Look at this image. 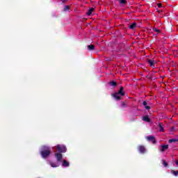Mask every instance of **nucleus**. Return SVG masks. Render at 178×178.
Returning a JSON list of instances; mask_svg holds the SVG:
<instances>
[{
    "mask_svg": "<svg viewBox=\"0 0 178 178\" xmlns=\"http://www.w3.org/2000/svg\"><path fill=\"white\" fill-rule=\"evenodd\" d=\"M70 165V163H69V162H68L67 161L63 160V166L64 168H67V167H69Z\"/></svg>",
    "mask_w": 178,
    "mask_h": 178,
    "instance_id": "nucleus-12",
    "label": "nucleus"
},
{
    "mask_svg": "<svg viewBox=\"0 0 178 178\" xmlns=\"http://www.w3.org/2000/svg\"><path fill=\"white\" fill-rule=\"evenodd\" d=\"M138 151L140 154H145L147 149H145V146L140 145L138 146Z\"/></svg>",
    "mask_w": 178,
    "mask_h": 178,
    "instance_id": "nucleus-4",
    "label": "nucleus"
},
{
    "mask_svg": "<svg viewBox=\"0 0 178 178\" xmlns=\"http://www.w3.org/2000/svg\"><path fill=\"white\" fill-rule=\"evenodd\" d=\"M153 30H154V31H156V33H161V30H159L156 28H154Z\"/></svg>",
    "mask_w": 178,
    "mask_h": 178,
    "instance_id": "nucleus-24",
    "label": "nucleus"
},
{
    "mask_svg": "<svg viewBox=\"0 0 178 178\" xmlns=\"http://www.w3.org/2000/svg\"><path fill=\"white\" fill-rule=\"evenodd\" d=\"M49 165L51 166V168H58V165H56V163L50 161Z\"/></svg>",
    "mask_w": 178,
    "mask_h": 178,
    "instance_id": "nucleus-19",
    "label": "nucleus"
},
{
    "mask_svg": "<svg viewBox=\"0 0 178 178\" xmlns=\"http://www.w3.org/2000/svg\"><path fill=\"white\" fill-rule=\"evenodd\" d=\"M55 158H56L57 162L60 163V162L62 161V158H63V156H62V154L60 153H56Z\"/></svg>",
    "mask_w": 178,
    "mask_h": 178,
    "instance_id": "nucleus-5",
    "label": "nucleus"
},
{
    "mask_svg": "<svg viewBox=\"0 0 178 178\" xmlns=\"http://www.w3.org/2000/svg\"><path fill=\"white\" fill-rule=\"evenodd\" d=\"M175 165H177V166H178V161H175Z\"/></svg>",
    "mask_w": 178,
    "mask_h": 178,
    "instance_id": "nucleus-30",
    "label": "nucleus"
},
{
    "mask_svg": "<svg viewBox=\"0 0 178 178\" xmlns=\"http://www.w3.org/2000/svg\"><path fill=\"white\" fill-rule=\"evenodd\" d=\"M147 62L149 64L150 67H155V60L147 59Z\"/></svg>",
    "mask_w": 178,
    "mask_h": 178,
    "instance_id": "nucleus-9",
    "label": "nucleus"
},
{
    "mask_svg": "<svg viewBox=\"0 0 178 178\" xmlns=\"http://www.w3.org/2000/svg\"><path fill=\"white\" fill-rule=\"evenodd\" d=\"M159 127H160V131H165V129H163V123L159 122Z\"/></svg>",
    "mask_w": 178,
    "mask_h": 178,
    "instance_id": "nucleus-17",
    "label": "nucleus"
},
{
    "mask_svg": "<svg viewBox=\"0 0 178 178\" xmlns=\"http://www.w3.org/2000/svg\"><path fill=\"white\" fill-rule=\"evenodd\" d=\"M109 86H111V87H113V88H115V87H116L118 86V83L115 81H111L110 82H108Z\"/></svg>",
    "mask_w": 178,
    "mask_h": 178,
    "instance_id": "nucleus-10",
    "label": "nucleus"
},
{
    "mask_svg": "<svg viewBox=\"0 0 178 178\" xmlns=\"http://www.w3.org/2000/svg\"><path fill=\"white\" fill-rule=\"evenodd\" d=\"M124 88H123V86H121L119 91L117 92L119 95H121V97H124V95H126V93H124Z\"/></svg>",
    "mask_w": 178,
    "mask_h": 178,
    "instance_id": "nucleus-7",
    "label": "nucleus"
},
{
    "mask_svg": "<svg viewBox=\"0 0 178 178\" xmlns=\"http://www.w3.org/2000/svg\"><path fill=\"white\" fill-rule=\"evenodd\" d=\"M121 105H122V108H126V106H127V104H126V103L124 102H122Z\"/></svg>",
    "mask_w": 178,
    "mask_h": 178,
    "instance_id": "nucleus-23",
    "label": "nucleus"
},
{
    "mask_svg": "<svg viewBox=\"0 0 178 178\" xmlns=\"http://www.w3.org/2000/svg\"><path fill=\"white\" fill-rule=\"evenodd\" d=\"M56 149H57V151L60 152V154H62V153L66 152L67 149L65 145H57L56 146Z\"/></svg>",
    "mask_w": 178,
    "mask_h": 178,
    "instance_id": "nucleus-2",
    "label": "nucleus"
},
{
    "mask_svg": "<svg viewBox=\"0 0 178 178\" xmlns=\"http://www.w3.org/2000/svg\"><path fill=\"white\" fill-rule=\"evenodd\" d=\"M119 2L120 5H127V1L126 0H119Z\"/></svg>",
    "mask_w": 178,
    "mask_h": 178,
    "instance_id": "nucleus-18",
    "label": "nucleus"
},
{
    "mask_svg": "<svg viewBox=\"0 0 178 178\" xmlns=\"http://www.w3.org/2000/svg\"><path fill=\"white\" fill-rule=\"evenodd\" d=\"M147 105H148V102H147V101H144L143 106L145 107V106H147Z\"/></svg>",
    "mask_w": 178,
    "mask_h": 178,
    "instance_id": "nucleus-26",
    "label": "nucleus"
},
{
    "mask_svg": "<svg viewBox=\"0 0 178 178\" xmlns=\"http://www.w3.org/2000/svg\"><path fill=\"white\" fill-rule=\"evenodd\" d=\"M163 166H165V168H167V166H168V163L166 162V161L163 160Z\"/></svg>",
    "mask_w": 178,
    "mask_h": 178,
    "instance_id": "nucleus-21",
    "label": "nucleus"
},
{
    "mask_svg": "<svg viewBox=\"0 0 178 178\" xmlns=\"http://www.w3.org/2000/svg\"><path fill=\"white\" fill-rule=\"evenodd\" d=\"M111 95L115 98V101H120V99H122V97H120V95H119L118 92H115Z\"/></svg>",
    "mask_w": 178,
    "mask_h": 178,
    "instance_id": "nucleus-6",
    "label": "nucleus"
},
{
    "mask_svg": "<svg viewBox=\"0 0 178 178\" xmlns=\"http://www.w3.org/2000/svg\"><path fill=\"white\" fill-rule=\"evenodd\" d=\"M158 12H159V13H161V12H163V10H159Z\"/></svg>",
    "mask_w": 178,
    "mask_h": 178,
    "instance_id": "nucleus-31",
    "label": "nucleus"
},
{
    "mask_svg": "<svg viewBox=\"0 0 178 178\" xmlns=\"http://www.w3.org/2000/svg\"><path fill=\"white\" fill-rule=\"evenodd\" d=\"M145 109H146L147 111H149V109H151V106H145Z\"/></svg>",
    "mask_w": 178,
    "mask_h": 178,
    "instance_id": "nucleus-25",
    "label": "nucleus"
},
{
    "mask_svg": "<svg viewBox=\"0 0 178 178\" xmlns=\"http://www.w3.org/2000/svg\"><path fill=\"white\" fill-rule=\"evenodd\" d=\"M40 155L44 159H47L51 155V148L48 146H42L40 151Z\"/></svg>",
    "mask_w": 178,
    "mask_h": 178,
    "instance_id": "nucleus-1",
    "label": "nucleus"
},
{
    "mask_svg": "<svg viewBox=\"0 0 178 178\" xmlns=\"http://www.w3.org/2000/svg\"><path fill=\"white\" fill-rule=\"evenodd\" d=\"M171 173H172V175H174V176H178V170H171Z\"/></svg>",
    "mask_w": 178,
    "mask_h": 178,
    "instance_id": "nucleus-20",
    "label": "nucleus"
},
{
    "mask_svg": "<svg viewBox=\"0 0 178 178\" xmlns=\"http://www.w3.org/2000/svg\"><path fill=\"white\" fill-rule=\"evenodd\" d=\"M61 1H62L63 3H65V2H66V1H67V0H61Z\"/></svg>",
    "mask_w": 178,
    "mask_h": 178,
    "instance_id": "nucleus-28",
    "label": "nucleus"
},
{
    "mask_svg": "<svg viewBox=\"0 0 178 178\" xmlns=\"http://www.w3.org/2000/svg\"><path fill=\"white\" fill-rule=\"evenodd\" d=\"M143 120H144V122H147V123H149V122H151V118H149V116L148 115H145L143 118Z\"/></svg>",
    "mask_w": 178,
    "mask_h": 178,
    "instance_id": "nucleus-11",
    "label": "nucleus"
},
{
    "mask_svg": "<svg viewBox=\"0 0 178 178\" xmlns=\"http://www.w3.org/2000/svg\"><path fill=\"white\" fill-rule=\"evenodd\" d=\"M92 12H94V8H90L88 12L86 13V15L88 16H91V15L92 14Z\"/></svg>",
    "mask_w": 178,
    "mask_h": 178,
    "instance_id": "nucleus-14",
    "label": "nucleus"
},
{
    "mask_svg": "<svg viewBox=\"0 0 178 178\" xmlns=\"http://www.w3.org/2000/svg\"><path fill=\"white\" fill-rule=\"evenodd\" d=\"M175 130V128L172 127V128H171V131H173Z\"/></svg>",
    "mask_w": 178,
    "mask_h": 178,
    "instance_id": "nucleus-29",
    "label": "nucleus"
},
{
    "mask_svg": "<svg viewBox=\"0 0 178 178\" xmlns=\"http://www.w3.org/2000/svg\"><path fill=\"white\" fill-rule=\"evenodd\" d=\"M161 149H160L161 152H165L166 149H169V145H161Z\"/></svg>",
    "mask_w": 178,
    "mask_h": 178,
    "instance_id": "nucleus-8",
    "label": "nucleus"
},
{
    "mask_svg": "<svg viewBox=\"0 0 178 178\" xmlns=\"http://www.w3.org/2000/svg\"><path fill=\"white\" fill-rule=\"evenodd\" d=\"M94 49H95V45H94V44L88 45V51H94Z\"/></svg>",
    "mask_w": 178,
    "mask_h": 178,
    "instance_id": "nucleus-15",
    "label": "nucleus"
},
{
    "mask_svg": "<svg viewBox=\"0 0 178 178\" xmlns=\"http://www.w3.org/2000/svg\"><path fill=\"white\" fill-rule=\"evenodd\" d=\"M70 9V6H65L64 10H69Z\"/></svg>",
    "mask_w": 178,
    "mask_h": 178,
    "instance_id": "nucleus-22",
    "label": "nucleus"
},
{
    "mask_svg": "<svg viewBox=\"0 0 178 178\" xmlns=\"http://www.w3.org/2000/svg\"><path fill=\"white\" fill-rule=\"evenodd\" d=\"M157 6H158V8H162V3H159L157 4Z\"/></svg>",
    "mask_w": 178,
    "mask_h": 178,
    "instance_id": "nucleus-27",
    "label": "nucleus"
},
{
    "mask_svg": "<svg viewBox=\"0 0 178 178\" xmlns=\"http://www.w3.org/2000/svg\"><path fill=\"white\" fill-rule=\"evenodd\" d=\"M168 143H170V144H171L172 143H178V136L177 138L170 139L168 140Z\"/></svg>",
    "mask_w": 178,
    "mask_h": 178,
    "instance_id": "nucleus-16",
    "label": "nucleus"
},
{
    "mask_svg": "<svg viewBox=\"0 0 178 178\" xmlns=\"http://www.w3.org/2000/svg\"><path fill=\"white\" fill-rule=\"evenodd\" d=\"M136 26H137V23L134 22L131 25L129 26V29H130L131 30H134V29H136Z\"/></svg>",
    "mask_w": 178,
    "mask_h": 178,
    "instance_id": "nucleus-13",
    "label": "nucleus"
},
{
    "mask_svg": "<svg viewBox=\"0 0 178 178\" xmlns=\"http://www.w3.org/2000/svg\"><path fill=\"white\" fill-rule=\"evenodd\" d=\"M146 140L149 141V143H152L153 144H156V138H155V136L150 135L146 137Z\"/></svg>",
    "mask_w": 178,
    "mask_h": 178,
    "instance_id": "nucleus-3",
    "label": "nucleus"
}]
</instances>
